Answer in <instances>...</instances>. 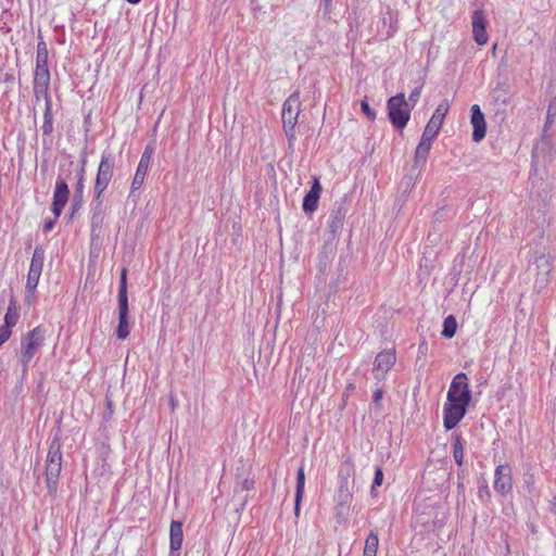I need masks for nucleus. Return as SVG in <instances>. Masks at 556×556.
Masks as SVG:
<instances>
[{
    "label": "nucleus",
    "instance_id": "17",
    "mask_svg": "<svg viewBox=\"0 0 556 556\" xmlns=\"http://www.w3.org/2000/svg\"><path fill=\"white\" fill-rule=\"evenodd\" d=\"M184 541L182 522L173 520L169 528V553L168 556H180Z\"/></svg>",
    "mask_w": 556,
    "mask_h": 556
},
{
    "label": "nucleus",
    "instance_id": "46",
    "mask_svg": "<svg viewBox=\"0 0 556 556\" xmlns=\"http://www.w3.org/2000/svg\"><path fill=\"white\" fill-rule=\"evenodd\" d=\"M549 123H552V106L551 105L548 106V110H547V117H546L545 127H547V125Z\"/></svg>",
    "mask_w": 556,
    "mask_h": 556
},
{
    "label": "nucleus",
    "instance_id": "50",
    "mask_svg": "<svg viewBox=\"0 0 556 556\" xmlns=\"http://www.w3.org/2000/svg\"><path fill=\"white\" fill-rule=\"evenodd\" d=\"M128 3L130 4H137L139 3L141 0H126Z\"/></svg>",
    "mask_w": 556,
    "mask_h": 556
},
{
    "label": "nucleus",
    "instance_id": "52",
    "mask_svg": "<svg viewBox=\"0 0 556 556\" xmlns=\"http://www.w3.org/2000/svg\"><path fill=\"white\" fill-rule=\"evenodd\" d=\"M76 205H78V203H74V204H73V211L77 210V206H76Z\"/></svg>",
    "mask_w": 556,
    "mask_h": 556
},
{
    "label": "nucleus",
    "instance_id": "11",
    "mask_svg": "<svg viewBox=\"0 0 556 556\" xmlns=\"http://www.w3.org/2000/svg\"><path fill=\"white\" fill-rule=\"evenodd\" d=\"M396 355L393 350H384L377 354L374 361L372 375L375 379L381 381L388 371L394 366Z\"/></svg>",
    "mask_w": 556,
    "mask_h": 556
},
{
    "label": "nucleus",
    "instance_id": "4",
    "mask_svg": "<svg viewBox=\"0 0 556 556\" xmlns=\"http://www.w3.org/2000/svg\"><path fill=\"white\" fill-rule=\"evenodd\" d=\"M118 302V325L116 328V337L119 340H125L130 333V324L128 321V296H127V270L122 269L119 278V287L117 294Z\"/></svg>",
    "mask_w": 556,
    "mask_h": 556
},
{
    "label": "nucleus",
    "instance_id": "43",
    "mask_svg": "<svg viewBox=\"0 0 556 556\" xmlns=\"http://www.w3.org/2000/svg\"><path fill=\"white\" fill-rule=\"evenodd\" d=\"M58 218L54 217V219L46 220L42 227L43 232H50L54 228L55 222Z\"/></svg>",
    "mask_w": 556,
    "mask_h": 556
},
{
    "label": "nucleus",
    "instance_id": "38",
    "mask_svg": "<svg viewBox=\"0 0 556 556\" xmlns=\"http://www.w3.org/2000/svg\"><path fill=\"white\" fill-rule=\"evenodd\" d=\"M84 180H85L84 170L80 169L78 173V181L76 184V189H75L76 197H81V194H83L84 187H85Z\"/></svg>",
    "mask_w": 556,
    "mask_h": 556
},
{
    "label": "nucleus",
    "instance_id": "2",
    "mask_svg": "<svg viewBox=\"0 0 556 556\" xmlns=\"http://www.w3.org/2000/svg\"><path fill=\"white\" fill-rule=\"evenodd\" d=\"M62 443L58 435L50 442L46 459V480L50 493L56 491L58 480L62 470Z\"/></svg>",
    "mask_w": 556,
    "mask_h": 556
},
{
    "label": "nucleus",
    "instance_id": "40",
    "mask_svg": "<svg viewBox=\"0 0 556 556\" xmlns=\"http://www.w3.org/2000/svg\"><path fill=\"white\" fill-rule=\"evenodd\" d=\"M11 334V329H8L7 326H0V346L10 339Z\"/></svg>",
    "mask_w": 556,
    "mask_h": 556
},
{
    "label": "nucleus",
    "instance_id": "42",
    "mask_svg": "<svg viewBox=\"0 0 556 556\" xmlns=\"http://www.w3.org/2000/svg\"><path fill=\"white\" fill-rule=\"evenodd\" d=\"M382 396H383V391L381 389H377L374 394H372V404L376 406V407H380V402L382 400Z\"/></svg>",
    "mask_w": 556,
    "mask_h": 556
},
{
    "label": "nucleus",
    "instance_id": "51",
    "mask_svg": "<svg viewBox=\"0 0 556 556\" xmlns=\"http://www.w3.org/2000/svg\"><path fill=\"white\" fill-rule=\"evenodd\" d=\"M552 513L556 515V504L552 507Z\"/></svg>",
    "mask_w": 556,
    "mask_h": 556
},
{
    "label": "nucleus",
    "instance_id": "1",
    "mask_svg": "<svg viewBox=\"0 0 556 556\" xmlns=\"http://www.w3.org/2000/svg\"><path fill=\"white\" fill-rule=\"evenodd\" d=\"M470 401L468 377L459 372L452 379L443 407V426L446 430L454 429L465 417Z\"/></svg>",
    "mask_w": 556,
    "mask_h": 556
},
{
    "label": "nucleus",
    "instance_id": "26",
    "mask_svg": "<svg viewBox=\"0 0 556 556\" xmlns=\"http://www.w3.org/2000/svg\"><path fill=\"white\" fill-rule=\"evenodd\" d=\"M382 29H379V33L384 36V38H390L396 33V21L392 16V14L389 13V16L382 17Z\"/></svg>",
    "mask_w": 556,
    "mask_h": 556
},
{
    "label": "nucleus",
    "instance_id": "32",
    "mask_svg": "<svg viewBox=\"0 0 556 556\" xmlns=\"http://www.w3.org/2000/svg\"><path fill=\"white\" fill-rule=\"evenodd\" d=\"M34 79L50 80L48 63H36Z\"/></svg>",
    "mask_w": 556,
    "mask_h": 556
},
{
    "label": "nucleus",
    "instance_id": "49",
    "mask_svg": "<svg viewBox=\"0 0 556 556\" xmlns=\"http://www.w3.org/2000/svg\"><path fill=\"white\" fill-rule=\"evenodd\" d=\"M13 78H14V77H13V75H11V74H5V76H4V81H10V80H12Z\"/></svg>",
    "mask_w": 556,
    "mask_h": 556
},
{
    "label": "nucleus",
    "instance_id": "35",
    "mask_svg": "<svg viewBox=\"0 0 556 556\" xmlns=\"http://www.w3.org/2000/svg\"><path fill=\"white\" fill-rule=\"evenodd\" d=\"M478 497L483 503L490 502L491 500V491L486 483V481H483L479 488H478Z\"/></svg>",
    "mask_w": 556,
    "mask_h": 556
},
{
    "label": "nucleus",
    "instance_id": "21",
    "mask_svg": "<svg viewBox=\"0 0 556 556\" xmlns=\"http://www.w3.org/2000/svg\"><path fill=\"white\" fill-rule=\"evenodd\" d=\"M338 505L342 506L348 504L352 498V486L350 480L339 479L338 488Z\"/></svg>",
    "mask_w": 556,
    "mask_h": 556
},
{
    "label": "nucleus",
    "instance_id": "39",
    "mask_svg": "<svg viewBox=\"0 0 556 556\" xmlns=\"http://www.w3.org/2000/svg\"><path fill=\"white\" fill-rule=\"evenodd\" d=\"M382 481H383V471L380 467H377L375 470V477H374L371 488L374 489L376 486H380L382 484Z\"/></svg>",
    "mask_w": 556,
    "mask_h": 556
},
{
    "label": "nucleus",
    "instance_id": "47",
    "mask_svg": "<svg viewBox=\"0 0 556 556\" xmlns=\"http://www.w3.org/2000/svg\"><path fill=\"white\" fill-rule=\"evenodd\" d=\"M80 163H81L80 169H83L85 172V166H86V163H87V160H86L85 156L81 157Z\"/></svg>",
    "mask_w": 556,
    "mask_h": 556
},
{
    "label": "nucleus",
    "instance_id": "3",
    "mask_svg": "<svg viewBox=\"0 0 556 556\" xmlns=\"http://www.w3.org/2000/svg\"><path fill=\"white\" fill-rule=\"evenodd\" d=\"M46 339V329L42 326H37L28 331L21 340V353L18 362L22 365L23 372H27L29 363L43 345Z\"/></svg>",
    "mask_w": 556,
    "mask_h": 556
},
{
    "label": "nucleus",
    "instance_id": "7",
    "mask_svg": "<svg viewBox=\"0 0 556 556\" xmlns=\"http://www.w3.org/2000/svg\"><path fill=\"white\" fill-rule=\"evenodd\" d=\"M115 167V156L112 152L104 150L101 155V160L98 166L96 180L93 185V192L104 193L108 189Z\"/></svg>",
    "mask_w": 556,
    "mask_h": 556
},
{
    "label": "nucleus",
    "instance_id": "20",
    "mask_svg": "<svg viewBox=\"0 0 556 556\" xmlns=\"http://www.w3.org/2000/svg\"><path fill=\"white\" fill-rule=\"evenodd\" d=\"M304 485H305V473L304 467L301 466L296 471V489H295V500H294V514L299 516L300 514V505L304 494Z\"/></svg>",
    "mask_w": 556,
    "mask_h": 556
},
{
    "label": "nucleus",
    "instance_id": "28",
    "mask_svg": "<svg viewBox=\"0 0 556 556\" xmlns=\"http://www.w3.org/2000/svg\"><path fill=\"white\" fill-rule=\"evenodd\" d=\"M457 330V321L456 318L453 315H448L443 320V329H442V336L444 338L451 339L455 336Z\"/></svg>",
    "mask_w": 556,
    "mask_h": 556
},
{
    "label": "nucleus",
    "instance_id": "9",
    "mask_svg": "<svg viewBox=\"0 0 556 556\" xmlns=\"http://www.w3.org/2000/svg\"><path fill=\"white\" fill-rule=\"evenodd\" d=\"M493 488L494 491L503 497H507L513 493V469L509 464H501L496 466L494 470Z\"/></svg>",
    "mask_w": 556,
    "mask_h": 556
},
{
    "label": "nucleus",
    "instance_id": "16",
    "mask_svg": "<svg viewBox=\"0 0 556 556\" xmlns=\"http://www.w3.org/2000/svg\"><path fill=\"white\" fill-rule=\"evenodd\" d=\"M40 130L42 132L43 147L50 148L52 144V134L54 130L52 102L49 104H45V110H43V115H42V124L40 126Z\"/></svg>",
    "mask_w": 556,
    "mask_h": 556
},
{
    "label": "nucleus",
    "instance_id": "37",
    "mask_svg": "<svg viewBox=\"0 0 556 556\" xmlns=\"http://www.w3.org/2000/svg\"><path fill=\"white\" fill-rule=\"evenodd\" d=\"M420 93H421V88L420 87H417L415 88L408 96V100H406L409 104V108H414L416 105V103L418 102L419 100V97H420Z\"/></svg>",
    "mask_w": 556,
    "mask_h": 556
},
{
    "label": "nucleus",
    "instance_id": "6",
    "mask_svg": "<svg viewBox=\"0 0 556 556\" xmlns=\"http://www.w3.org/2000/svg\"><path fill=\"white\" fill-rule=\"evenodd\" d=\"M301 112V100L298 91L291 93L283 102L281 118L289 142L295 139V126Z\"/></svg>",
    "mask_w": 556,
    "mask_h": 556
},
{
    "label": "nucleus",
    "instance_id": "29",
    "mask_svg": "<svg viewBox=\"0 0 556 556\" xmlns=\"http://www.w3.org/2000/svg\"><path fill=\"white\" fill-rule=\"evenodd\" d=\"M354 464L352 459L349 457L341 463L339 467L338 478L350 480L354 476Z\"/></svg>",
    "mask_w": 556,
    "mask_h": 556
},
{
    "label": "nucleus",
    "instance_id": "18",
    "mask_svg": "<svg viewBox=\"0 0 556 556\" xmlns=\"http://www.w3.org/2000/svg\"><path fill=\"white\" fill-rule=\"evenodd\" d=\"M433 140L434 139L421 135L420 141L415 150L414 155L413 166L415 168L422 167L426 164Z\"/></svg>",
    "mask_w": 556,
    "mask_h": 556
},
{
    "label": "nucleus",
    "instance_id": "10",
    "mask_svg": "<svg viewBox=\"0 0 556 556\" xmlns=\"http://www.w3.org/2000/svg\"><path fill=\"white\" fill-rule=\"evenodd\" d=\"M450 110V102L447 99L442 100L437 109L434 110L431 118L427 123L422 135L427 136L429 138L435 139L441 127L443 124V121Z\"/></svg>",
    "mask_w": 556,
    "mask_h": 556
},
{
    "label": "nucleus",
    "instance_id": "23",
    "mask_svg": "<svg viewBox=\"0 0 556 556\" xmlns=\"http://www.w3.org/2000/svg\"><path fill=\"white\" fill-rule=\"evenodd\" d=\"M464 448H465V442L462 439V437L459 434H454L453 435V457H454L455 463L458 466H463V464H464V456H465Z\"/></svg>",
    "mask_w": 556,
    "mask_h": 556
},
{
    "label": "nucleus",
    "instance_id": "33",
    "mask_svg": "<svg viewBox=\"0 0 556 556\" xmlns=\"http://www.w3.org/2000/svg\"><path fill=\"white\" fill-rule=\"evenodd\" d=\"M103 193L97 194L93 192V199L91 201V215L103 216Z\"/></svg>",
    "mask_w": 556,
    "mask_h": 556
},
{
    "label": "nucleus",
    "instance_id": "34",
    "mask_svg": "<svg viewBox=\"0 0 556 556\" xmlns=\"http://www.w3.org/2000/svg\"><path fill=\"white\" fill-rule=\"evenodd\" d=\"M48 48L43 40L37 45L36 63H48Z\"/></svg>",
    "mask_w": 556,
    "mask_h": 556
},
{
    "label": "nucleus",
    "instance_id": "45",
    "mask_svg": "<svg viewBox=\"0 0 556 556\" xmlns=\"http://www.w3.org/2000/svg\"><path fill=\"white\" fill-rule=\"evenodd\" d=\"M320 3L324 5L326 12H330L332 0H320Z\"/></svg>",
    "mask_w": 556,
    "mask_h": 556
},
{
    "label": "nucleus",
    "instance_id": "27",
    "mask_svg": "<svg viewBox=\"0 0 556 556\" xmlns=\"http://www.w3.org/2000/svg\"><path fill=\"white\" fill-rule=\"evenodd\" d=\"M18 318H20V314L15 307V303H14V301H11V303L7 309V313L4 315V324L2 326H7L8 329H11L12 327H14L17 324Z\"/></svg>",
    "mask_w": 556,
    "mask_h": 556
},
{
    "label": "nucleus",
    "instance_id": "25",
    "mask_svg": "<svg viewBox=\"0 0 556 556\" xmlns=\"http://www.w3.org/2000/svg\"><path fill=\"white\" fill-rule=\"evenodd\" d=\"M379 546L378 534L371 531L365 541L363 556H376Z\"/></svg>",
    "mask_w": 556,
    "mask_h": 556
},
{
    "label": "nucleus",
    "instance_id": "30",
    "mask_svg": "<svg viewBox=\"0 0 556 556\" xmlns=\"http://www.w3.org/2000/svg\"><path fill=\"white\" fill-rule=\"evenodd\" d=\"M147 174H148V172L146 169L139 168L137 166V169H136V173L132 178L131 186H130V194H129L130 197L142 187Z\"/></svg>",
    "mask_w": 556,
    "mask_h": 556
},
{
    "label": "nucleus",
    "instance_id": "15",
    "mask_svg": "<svg viewBox=\"0 0 556 556\" xmlns=\"http://www.w3.org/2000/svg\"><path fill=\"white\" fill-rule=\"evenodd\" d=\"M321 190L319 178L314 177L311 189L303 199L302 208L306 214L314 213L317 210Z\"/></svg>",
    "mask_w": 556,
    "mask_h": 556
},
{
    "label": "nucleus",
    "instance_id": "12",
    "mask_svg": "<svg viewBox=\"0 0 556 556\" xmlns=\"http://www.w3.org/2000/svg\"><path fill=\"white\" fill-rule=\"evenodd\" d=\"M70 198V189L67 182L62 178L58 177L55 181V187L53 191V200H52V212L55 215V218H59L63 208L65 207Z\"/></svg>",
    "mask_w": 556,
    "mask_h": 556
},
{
    "label": "nucleus",
    "instance_id": "44",
    "mask_svg": "<svg viewBox=\"0 0 556 556\" xmlns=\"http://www.w3.org/2000/svg\"><path fill=\"white\" fill-rule=\"evenodd\" d=\"M241 490H252L254 488V480L253 479H244L240 484Z\"/></svg>",
    "mask_w": 556,
    "mask_h": 556
},
{
    "label": "nucleus",
    "instance_id": "13",
    "mask_svg": "<svg viewBox=\"0 0 556 556\" xmlns=\"http://www.w3.org/2000/svg\"><path fill=\"white\" fill-rule=\"evenodd\" d=\"M486 17L483 12V10L478 9L472 12L471 15V25H472V37L473 40L479 46H484L488 40L489 36L486 33Z\"/></svg>",
    "mask_w": 556,
    "mask_h": 556
},
{
    "label": "nucleus",
    "instance_id": "24",
    "mask_svg": "<svg viewBox=\"0 0 556 556\" xmlns=\"http://www.w3.org/2000/svg\"><path fill=\"white\" fill-rule=\"evenodd\" d=\"M40 276H41V274H39L37 271L28 270L26 286H25V289H26V299L25 300L28 303L30 302V296L34 295V293L37 289Z\"/></svg>",
    "mask_w": 556,
    "mask_h": 556
},
{
    "label": "nucleus",
    "instance_id": "31",
    "mask_svg": "<svg viewBox=\"0 0 556 556\" xmlns=\"http://www.w3.org/2000/svg\"><path fill=\"white\" fill-rule=\"evenodd\" d=\"M154 149L151 144H147L138 163V167L149 170Z\"/></svg>",
    "mask_w": 556,
    "mask_h": 556
},
{
    "label": "nucleus",
    "instance_id": "22",
    "mask_svg": "<svg viewBox=\"0 0 556 556\" xmlns=\"http://www.w3.org/2000/svg\"><path fill=\"white\" fill-rule=\"evenodd\" d=\"M43 262H45V250L42 249V247L38 245L35 248V250L33 252V256L30 260V265H29L28 270L37 271V273L41 274L42 268H43Z\"/></svg>",
    "mask_w": 556,
    "mask_h": 556
},
{
    "label": "nucleus",
    "instance_id": "48",
    "mask_svg": "<svg viewBox=\"0 0 556 556\" xmlns=\"http://www.w3.org/2000/svg\"><path fill=\"white\" fill-rule=\"evenodd\" d=\"M425 350H427V344H426V342H422L419 344V352L424 353Z\"/></svg>",
    "mask_w": 556,
    "mask_h": 556
},
{
    "label": "nucleus",
    "instance_id": "19",
    "mask_svg": "<svg viewBox=\"0 0 556 556\" xmlns=\"http://www.w3.org/2000/svg\"><path fill=\"white\" fill-rule=\"evenodd\" d=\"M33 90L36 101L43 100L45 104H49L52 102V98L50 94V80H33Z\"/></svg>",
    "mask_w": 556,
    "mask_h": 556
},
{
    "label": "nucleus",
    "instance_id": "14",
    "mask_svg": "<svg viewBox=\"0 0 556 556\" xmlns=\"http://www.w3.org/2000/svg\"><path fill=\"white\" fill-rule=\"evenodd\" d=\"M471 117L470 123L472 125V140L475 142H480L486 134V123L484 118V114L482 113L480 106L478 104H473L470 109Z\"/></svg>",
    "mask_w": 556,
    "mask_h": 556
},
{
    "label": "nucleus",
    "instance_id": "5",
    "mask_svg": "<svg viewBox=\"0 0 556 556\" xmlns=\"http://www.w3.org/2000/svg\"><path fill=\"white\" fill-rule=\"evenodd\" d=\"M388 117L392 126L397 130H403L409 118L410 111L404 93H397L387 101Z\"/></svg>",
    "mask_w": 556,
    "mask_h": 556
},
{
    "label": "nucleus",
    "instance_id": "8",
    "mask_svg": "<svg viewBox=\"0 0 556 556\" xmlns=\"http://www.w3.org/2000/svg\"><path fill=\"white\" fill-rule=\"evenodd\" d=\"M349 206L350 199L346 194L334 202L327 222V228L331 238H336L341 232Z\"/></svg>",
    "mask_w": 556,
    "mask_h": 556
},
{
    "label": "nucleus",
    "instance_id": "41",
    "mask_svg": "<svg viewBox=\"0 0 556 556\" xmlns=\"http://www.w3.org/2000/svg\"><path fill=\"white\" fill-rule=\"evenodd\" d=\"M103 223V216L91 215V230L94 232L97 229H100Z\"/></svg>",
    "mask_w": 556,
    "mask_h": 556
},
{
    "label": "nucleus",
    "instance_id": "36",
    "mask_svg": "<svg viewBox=\"0 0 556 556\" xmlns=\"http://www.w3.org/2000/svg\"><path fill=\"white\" fill-rule=\"evenodd\" d=\"M361 109H362V112L370 119V121H375L376 118V112L375 110H372L370 106H369V103L367 101V97H365L362 101H361Z\"/></svg>",
    "mask_w": 556,
    "mask_h": 556
}]
</instances>
